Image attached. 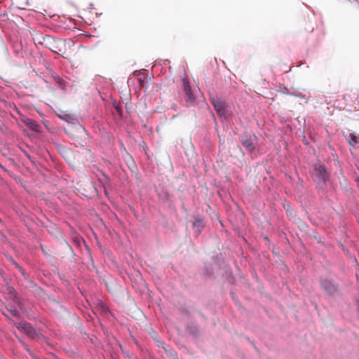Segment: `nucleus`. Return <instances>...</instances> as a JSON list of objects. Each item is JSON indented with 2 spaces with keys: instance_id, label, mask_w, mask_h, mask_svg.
I'll use <instances>...</instances> for the list:
<instances>
[{
  "instance_id": "1",
  "label": "nucleus",
  "mask_w": 359,
  "mask_h": 359,
  "mask_svg": "<svg viewBox=\"0 0 359 359\" xmlns=\"http://www.w3.org/2000/svg\"><path fill=\"white\" fill-rule=\"evenodd\" d=\"M184 91L185 93V101L187 103V106H190L193 104L196 101V96L193 93L191 86L189 85L188 78L187 76H184L182 79Z\"/></svg>"
},
{
  "instance_id": "2",
  "label": "nucleus",
  "mask_w": 359,
  "mask_h": 359,
  "mask_svg": "<svg viewBox=\"0 0 359 359\" xmlns=\"http://www.w3.org/2000/svg\"><path fill=\"white\" fill-rule=\"evenodd\" d=\"M313 177L320 183H325L328 179V174L323 165L316 164L314 165Z\"/></svg>"
},
{
  "instance_id": "3",
  "label": "nucleus",
  "mask_w": 359,
  "mask_h": 359,
  "mask_svg": "<svg viewBox=\"0 0 359 359\" xmlns=\"http://www.w3.org/2000/svg\"><path fill=\"white\" fill-rule=\"evenodd\" d=\"M15 325L18 330L23 332L29 337L34 338L36 335V330L30 323L26 321H20L19 323H16Z\"/></svg>"
},
{
  "instance_id": "4",
  "label": "nucleus",
  "mask_w": 359,
  "mask_h": 359,
  "mask_svg": "<svg viewBox=\"0 0 359 359\" xmlns=\"http://www.w3.org/2000/svg\"><path fill=\"white\" fill-rule=\"evenodd\" d=\"M211 102L220 116H225L226 109L223 100L219 97H212Z\"/></svg>"
},
{
  "instance_id": "5",
  "label": "nucleus",
  "mask_w": 359,
  "mask_h": 359,
  "mask_svg": "<svg viewBox=\"0 0 359 359\" xmlns=\"http://www.w3.org/2000/svg\"><path fill=\"white\" fill-rule=\"evenodd\" d=\"M321 287L329 294H332L337 291L336 286L330 280H323L320 281Z\"/></svg>"
},
{
  "instance_id": "6",
  "label": "nucleus",
  "mask_w": 359,
  "mask_h": 359,
  "mask_svg": "<svg viewBox=\"0 0 359 359\" xmlns=\"http://www.w3.org/2000/svg\"><path fill=\"white\" fill-rule=\"evenodd\" d=\"M21 121L33 131L39 132L40 126L36 121L26 116H22Z\"/></svg>"
},
{
  "instance_id": "7",
  "label": "nucleus",
  "mask_w": 359,
  "mask_h": 359,
  "mask_svg": "<svg viewBox=\"0 0 359 359\" xmlns=\"http://www.w3.org/2000/svg\"><path fill=\"white\" fill-rule=\"evenodd\" d=\"M344 136L350 146L352 147L359 148V137L356 136L353 133H348Z\"/></svg>"
},
{
  "instance_id": "8",
  "label": "nucleus",
  "mask_w": 359,
  "mask_h": 359,
  "mask_svg": "<svg viewBox=\"0 0 359 359\" xmlns=\"http://www.w3.org/2000/svg\"><path fill=\"white\" fill-rule=\"evenodd\" d=\"M204 226H205V223H204L203 219L200 218V217L196 218V219L193 224V227H194V231H195L196 236H198L201 233Z\"/></svg>"
},
{
  "instance_id": "9",
  "label": "nucleus",
  "mask_w": 359,
  "mask_h": 359,
  "mask_svg": "<svg viewBox=\"0 0 359 359\" xmlns=\"http://www.w3.org/2000/svg\"><path fill=\"white\" fill-rule=\"evenodd\" d=\"M242 145L250 152H252L255 149L254 144L252 142V140L248 138L247 136L243 137L241 140Z\"/></svg>"
},
{
  "instance_id": "10",
  "label": "nucleus",
  "mask_w": 359,
  "mask_h": 359,
  "mask_svg": "<svg viewBox=\"0 0 359 359\" xmlns=\"http://www.w3.org/2000/svg\"><path fill=\"white\" fill-rule=\"evenodd\" d=\"M286 90H287V89H286ZM286 93L288 95H290L296 96V97H305V95H303L302 93H297V92L290 93V92L287 91Z\"/></svg>"
},
{
  "instance_id": "11",
  "label": "nucleus",
  "mask_w": 359,
  "mask_h": 359,
  "mask_svg": "<svg viewBox=\"0 0 359 359\" xmlns=\"http://www.w3.org/2000/svg\"><path fill=\"white\" fill-rule=\"evenodd\" d=\"M8 311L13 316H18V311L16 309H8Z\"/></svg>"
},
{
  "instance_id": "12",
  "label": "nucleus",
  "mask_w": 359,
  "mask_h": 359,
  "mask_svg": "<svg viewBox=\"0 0 359 359\" xmlns=\"http://www.w3.org/2000/svg\"><path fill=\"white\" fill-rule=\"evenodd\" d=\"M60 117L67 121L71 118V116L69 114H65L64 116H60Z\"/></svg>"
}]
</instances>
